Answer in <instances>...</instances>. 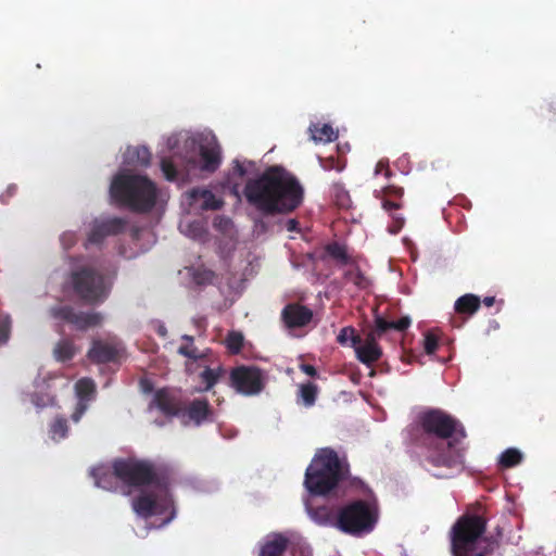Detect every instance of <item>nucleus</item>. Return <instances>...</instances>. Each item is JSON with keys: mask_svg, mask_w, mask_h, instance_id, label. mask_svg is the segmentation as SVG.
<instances>
[{"mask_svg": "<svg viewBox=\"0 0 556 556\" xmlns=\"http://www.w3.org/2000/svg\"><path fill=\"white\" fill-rule=\"evenodd\" d=\"M464 426L441 409H428L419 415L418 427L412 432L410 442L421 448L425 462L434 468L462 469L464 450L456 445L466 438Z\"/></svg>", "mask_w": 556, "mask_h": 556, "instance_id": "nucleus-1", "label": "nucleus"}, {"mask_svg": "<svg viewBox=\"0 0 556 556\" xmlns=\"http://www.w3.org/2000/svg\"><path fill=\"white\" fill-rule=\"evenodd\" d=\"M243 195L263 216H275L296 210L303 202L304 189L292 173L273 165L247 180Z\"/></svg>", "mask_w": 556, "mask_h": 556, "instance_id": "nucleus-2", "label": "nucleus"}, {"mask_svg": "<svg viewBox=\"0 0 556 556\" xmlns=\"http://www.w3.org/2000/svg\"><path fill=\"white\" fill-rule=\"evenodd\" d=\"M112 473L104 468H94L91 471L96 484L102 489L110 490L111 480L114 476L128 488L160 486L166 484V475L152 462L135 457L116 458L112 463Z\"/></svg>", "mask_w": 556, "mask_h": 556, "instance_id": "nucleus-3", "label": "nucleus"}, {"mask_svg": "<svg viewBox=\"0 0 556 556\" xmlns=\"http://www.w3.org/2000/svg\"><path fill=\"white\" fill-rule=\"evenodd\" d=\"M350 477V465L331 447L318 448L305 470L304 486L312 495H327Z\"/></svg>", "mask_w": 556, "mask_h": 556, "instance_id": "nucleus-4", "label": "nucleus"}, {"mask_svg": "<svg viewBox=\"0 0 556 556\" xmlns=\"http://www.w3.org/2000/svg\"><path fill=\"white\" fill-rule=\"evenodd\" d=\"M112 199L132 212L148 213L156 204L157 189L153 181L140 175L119 174L110 187Z\"/></svg>", "mask_w": 556, "mask_h": 556, "instance_id": "nucleus-5", "label": "nucleus"}, {"mask_svg": "<svg viewBox=\"0 0 556 556\" xmlns=\"http://www.w3.org/2000/svg\"><path fill=\"white\" fill-rule=\"evenodd\" d=\"M379 519L378 507L366 500H354L337 511L336 528L345 534L363 536L370 533Z\"/></svg>", "mask_w": 556, "mask_h": 556, "instance_id": "nucleus-6", "label": "nucleus"}, {"mask_svg": "<svg viewBox=\"0 0 556 556\" xmlns=\"http://www.w3.org/2000/svg\"><path fill=\"white\" fill-rule=\"evenodd\" d=\"M71 286L79 300L91 305L103 303L112 289V282L105 275L90 266L72 271Z\"/></svg>", "mask_w": 556, "mask_h": 556, "instance_id": "nucleus-7", "label": "nucleus"}, {"mask_svg": "<svg viewBox=\"0 0 556 556\" xmlns=\"http://www.w3.org/2000/svg\"><path fill=\"white\" fill-rule=\"evenodd\" d=\"M132 510L141 518L148 519L152 516L164 515L169 511L165 523L175 517L174 501L168 491V479L164 488L147 486L131 501Z\"/></svg>", "mask_w": 556, "mask_h": 556, "instance_id": "nucleus-8", "label": "nucleus"}, {"mask_svg": "<svg viewBox=\"0 0 556 556\" xmlns=\"http://www.w3.org/2000/svg\"><path fill=\"white\" fill-rule=\"evenodd\" d=\"M486 519L478 515H464L453 527V549L467 554L470 546L484 533Z\"/></svg>", "mask_w": 556, "mask_h": 556, "instance_id": "nucleus-9", "label": "nucleus"}, {"mask_svg": "<svg viewBox=\"0 0 556 556\" xmlns=\"http://www.w3.org/2000/svg\"><path fill=\"white\" fill-rule=\"evenodd\" d=\"M230 386L240 394L252 396L265 388L266 377L256 366H237L230 371Z\"/></svg>", "mask_w": 556, "mask_h": 556, "instance_id": "nucleus-10", "label": "nucleus"}, {"mask_svg": "<svg viewBox=\"0 0 556 556\" xmlns=\"http://www.w3.org/2000/svg\"><path fill=\"white\" fill-rule=\"evenodd\" d=\"M50 314L53 318L64 320L81 331L98 327L103 321V315L100 312H76L70 305L53 306Z\"/></svg>", "mask_w": 556, "mask_h": 556, "instance_id": "nucleus-11", "label": "nucleus"}, {"mask_svg": "<svg viewBox=\"0 0 556 556\" xmlns=\"http://www.w3.org/2000/svg\"><path fill=\"white\" fill-rule=\"evenodd\" d=\"M184 402L179 393L168 388L155 391L150 407H156L164 416L180 417Z\"/></svg>", "mask_w": 556, "mask_h": 556, "instance_id": "nucleus-12", "label": "nucleus"}, {"mask_svg": "<svg viewBox=\"0 0 556 556\" xmlns=\"http://www.w3.org/2000/svg\"><path fill=\"white\" fill-rule=\"evenodd\" d=\"M181 339L187 343L180 345L177 350V353L187 357L185 363V370L188 375H193L200 369L201 363L205 362L207 352L200 351L194 345V338L192 336L184 334Z\"/></svg>", "mask_w": 556, "mask_h": 556, "instance_id": "nucleus-13", "label": "nucleus"}, {"mask_svg": "<svg viewBox=\"0 0 556 556\" xmlns=\"http://www.w3.org/2000/svg\"><path fill=\"white\" fill-rule=\"evenodd\" d=\"M281 319L290 328H302L313 319V311L300 303H289L281 312Z\"/></svg>", "mask_w": 556, "mask_h": 556, "instance_id": "nucleus-14", "label": "nucleus"}, {"mask_svg": "<svg viewBox=\"0 0 556 556\" xmlns=\"http://www.w3.org/2000/svg\"><path fill=\"white\" fill-rule=\"evenodd\" d=\"M182 418H188L194 426H201L206 421H211L213 417V408L206 399H194L188 404L182 405Z\"/></svg>", "mask_w": 556, "mask_h": 556, "instance_id": "nucleus-15", "label": "nucleus"}, {"mask_svg": "<svg viewBox=\"0 0 556 556\" xmlns=\"http://www.w3.org/2000/svg\"><path fill=\"white\" fill-rule=\"evenodd\" d=\"M200 165L203 173L213 174L222 164V148L215 139L200 146Z\"/></svg>", "mask_w": 556, "mask_h": 556, "instance_id": "nucleus-16", "label": "nucleus"}, {"mask_svg": "<svg viewBox=\"0 0 556 556\" xmlns=\"http://www.w3.org/2000/svg\"><path fill=\"white\" fill-rule=\"evenodd\" d=\"M119 345L114 341L94 340L88 352V357L97 364H106L117 359Z\"/></svg>", "mask_w": 556, "mask_h": 556, "instance_id": "nucleus-17", "label": "nucleus"}, {"mask_svg": "<svg viewBox=\"0 0 556 556\" xmlns=\"http://www.w3.org/2000/svg\"><path fill=\"white\" fill-rule=\"evenodd\" d=\"M189 198L191 202L201 200L202 203L200 207L203 211H217L224 205L223 199L216 198L208 189L193 188L189 191Z\"/></svg>", "mask_w": 556, "mask_h": 556, "instance_id": "nucleus-18", "label": "nucleus"}, {"mask_svg": "<svg viewBox=\"0 0 556 556\" xmlns=\"http://www.w3.org/2000/svg\"><path fill=\"white\" fill-rule=\"evenodd\" d=\"M356 358L367 367H371L382 356V349L380 345H364L362 343L354 344L353 346Z\"/></svg>", "mask_w": 556, "mask_h": 556, "instance_id": "nucleus-19", "label": "nucleus"}, {"mask_svg": "<svg viewBox=\"0 0 556 556\" xmlns=\"http://www.w3.org/2000/svg\"><path fill=\"white\" fill-rule=\"evenodd\" d=\"M410 326V318L401 317L397 321H388L382 316L376 315L374 329L382 337L390 330L405 331Z\"/></svg>", "mask_w": 556, "mask_h": 556, "instance_id": "nucleus-20", "label": "nucleus"}, {"mask_svg": "<svg viewBox=\"0 0 556 556\" xmlns=\"http://www.w3.org/2000/svg\"><path fill=\"white\" fill-rule=\"evenodd\" d=\"M200 382L204 384L202 391H210L225 374V369L222 366L211 368L208 365L201 363V367L198 370Z\"/></svg>", "mask_w": 556, "mask_h": 556, "instance_id": "nucleus-21", "label": "nucleus"}, {"mask_svg": "<svg viewBox=\"0 0 556 556\" xmlns=\"http://www.w3.org/2000/svg\"><path fill=\"white\" fill-rule=\"evenodd\" d=\"M288 544L289 540L286 536L276 534L261 546L260 556H282Z\"/></svg>", "mask_w": 556, "mask_h": 556, "instance_id": "nucleus-22", "label": "nucleus"}, {"mask_svg": "<svg viewBox=\"0 0 556 556\" xmlns=\"http://www.w3.org/2000/svg\"><path fill=\"white\" fill-rule=\"evenodd\" d=\"M481 305V300L478 295L467 293L459 296L454 305V309L456 313L460 315H473Z\"/></svg>", "mask_w": 556, "mask_h": 556, "instance_id": "nucleus-23", "label": "nucleus"}, {"mask_svg": "<svg viewBox=\"0 0 556 556\" xmlns=\"http://www.w3.org/2000/svg\"><path fill=\"white\" fill-rule=\"evenodd\" d=\"M308 130L311 139L315 142H331L338 138V132L329 124H312Z\"/></svg>", "mask_w": 556, "mask_h": 556, "instance_id": "nucleus-24", "label": "nucleus"}, {"mask_svg": "<svg viewBox=\"0 0 556 556\" xmlns=\"http://www.w3.org/2000/svg\"><path fill=\"white\" fill-rule=\"evenodd\" d=\"M307 511L311 518L319 526H331L336 528V517L334 514L327 506H318V507H307Z\"/></svg>", "mask_w": 556, "mask_h": 556, "instance_id": "nucleus-25", "label": "nucleus"}, {"mask_svg": "<svg viewBox=\"0 0 556 556\" xmlns=\"http://www.w3.org/2000/svg\"><path fill=\"white\" fill-rule=\"evenodd\" d=\"M126 161L147 167L151 161V152L147 147H129L125 153Z\"/></svg>", "mask_w": 556, "mask_h": 556, "instance_id": "nucleus-26", "label": "nucleus"}, {"mask_svg": "<svg viewBox=\"0 0 556 556\" xmlns=\"http://www.w3.org/2000/svg\"><path fill=\"white\" fill-rule=\"evenodd\" d=\"M53 354L59 362L71 361L76 354L73 341L68 339L59 341L53 350Z\"/></svg>", "mask_w": 556, "mask_h": 556, "instance_id": "nucleus-27", "label": "nucleus"}, {"mask_svg": "<svg viewBox=\"0 0 556 556\" xmlns=\"http://www.w3.org/2000/svg\"><path fill=\"white\" fill-rule=\"evenodd\" d=\"M325 251L328 256L340 263L341 265H346L350 262V256L348 255L346 248L339 242H331L325 247Z\"/></svg>", "mask_w": 556, "mask_h": 556, "instance_id": "nucleus-28", "label": "nucleus"}, {"mask_svg": "<svg viewBox=\"0 0 556 556\" xmlns=\"http://www.w3.org/2000/svg\"><path fill=\"white\" fill-rule=\"evenodd\" d=\"M75 390L79 401L88 402L90 396L96 392V383L90 378H81L76 382Z\"/></svg>", "mask_w": 556, "mask_h": 556, "instance_id": "nucleus-29", "label": "nucleus"}, {"mask_svg": "<svg viewBox=\"0 0 556 556\" xmlns=\"http://www.w3.org/2000/svg\"><path fill=\"white\" fill-rule=\"evenodd\" d=\"M522 460V454L519 450L510 447L505 450L501 456L498 464L503 468H511L519 465Z\"/></svg>", "mask_w": 556, "mask_h": 556, "instance_id": "nucleus-30", "label": "nucleus"}, {"mask_svg": "<svg viewBox=\"0 0 556 556\" xmlns=\"http://www.w3.org/2000/svg\"><path fill=\"white\" fill-rule=\"evenodd\" d=\"M318 388L312 382H307L300 386V397L306 407H311L315 404L317 399Z\"/></svg>", "mask_w": 556, "mask_h": 556, "instance_id": "nucleus-31", "label": "nucleus"}, {"mask_svg": "<svg viewBox=\"0 0 556 556\" xmlns=\"http://www.w3.org/2000/svg\"><path fill=\"white\" fill-rule=\"evenodd\" d=\"M68 432V425L67 420L63 417H58L53 420V422L50 425V437L53 441H60L64 438H66Z\"/></svg>", "mask_w": 556, "mask_h": 556, "instance_id": "nucleus-32", "label": "nucleus"}, {"mask_svg": "<svg viewBox=\"0 0 556 556\" xmlns=\"http://www.w3.org/2000/svg\"><path fill=\"white\" fill-rule=\"evenodd\" d=\"M338 343L341 345H346L349 342L351 343V346L353 348L354 344L362 343V337L356 333L355 329L353 327H343L338 337H337Z\"/></svg>", "mask_w": 556, "mask_h": 556, "instance_id": "nucleus-33", "label": "nucleus"}, {"mask_svg": "<svg viewBox=\"0 0 556 556\" xmlns=\"http://www.w3.org/2000/svg\"><path fill=\"white\" fill-rule=\"evenodd\" d=\"M243 334L235 330L229 331L225 339L226 346L231 354H238L241 352L243 348Z\"/></svg>", "mask_w": 556, "mask_h": 556, "instance_id": "nucleus-34", "label": "nucleus"}, {"mask_svg": "<svg viewBox=\"0 0 556 556\" xmlns=\"http://www.w3.org/2000/svg\"><path fill=\"white\" fill-rule=\"evenodd\" d=\"M331 195L334 198L336 204L340 207H349L351 199L344 186L336 182L331 186Z\"/></svg>", "mask_w": 556, "mask_h": 556, "instance_id": "nucleus-35", "label": "nucleus"}, {"mask_svg": "<svg viewBox=\"0 0 556 556\" xmlns=\"http://www.w3.org/2000/svg\"><path fill=\"white\" fill-rule=\"evenodd\" d=\"M102 228L106 231L108 236H115L122 233L126 228V220L119 217L109 218L101 222Z\"/></svg>", "mask_w": 556, "mask_h": 556, "instance_id": "nucleus-36", "label": "nucleus"}, {"mask_svg": "<svg viewBox=\"0 0 556 556\" xmlns=\"http://www.w3.org/2000/svg\"><path fill=\"white\" fill-rule=\"evenodd\" d=\"M320 166L325 170H336V172H342L345 168V161L340 160L337 156H328V157H318Z\"/></svg>", "mask_w": 556, "mask_h": 556, "instance_id": "nucleus-37", "label": "nucleus"}, {"mask_svg": "<svg viewBox=\"0 0 556 556\" xmlns=\"http://www.w3.org/2000/svg\"><path fill=\"white\" fill-rule=\"evenodd\" d=\"M215 278V274L211 269L197 268L192 274L193 281L199 286L211 285Z\"/></svg>", "mask_w": 556, "mask_h": 556, "instance_id": "nucleus-38", "label": "nucleus"}, {"mask_svg": "<svg viewBox=\"0 0 556 556\" xmlns=\"http://www.w3.org/2000/svg\"><path fill=\"white\" fill-rule=\"evenodd\" d=\"M344 277L348 281L354 283L359 289H365L368 286V280L365 275L358 269L348 270L344 274Z\"/></svg>", "mask_w": 556, "mask_h": 556, "instance_id": "nucleus-39", "label": "nucleus"}, {"mask_svg": "<svg viewBox=\"0 0 556 556\" xmlns=\"http://www.w3.org/2000/svg\"><path fill=\"white\" fill-rule=\"evenodd\" d=\"M161 169L167 180L175 181L178 178V172L170 159H167V157L162 159Z\"/></svg>", "mask_w": 556, "mask_h": 556, "instance_id": "nucleus-40", "label": "nucleus"}, {"mask_svg": "<svg viewBox=\"0 0 556 556\" xmlns=\"http://www.w3.org/2000/svg\"><path fill=\"white\" fill-rule=\"evenodd\" d=\"M106 237H108V233L102 228V224L101 223H97V224L93 225V227H92V229H91V231H90V233L88 236V241L90 243H93V244H99Z\"/></svg>", "mask_w": 556, "mask_h": 556, "instance_id": "nucleus-41", "label": "nucleus"}, {"mask_svg": "<svg viewBox=\"0 0 556 556\" xmlns=\"http://www.w3.org/2000/svg\"><path fill=\"white\" fill-rule=\"evenodd\" d=\"M438 345H439V340H438V337L428 331L426 334H425V339H424V349H425V352L428 354V355H431L433 354L437 349H438Z\"/></svg>", "mask_w": 556, "mask_h": 556, "instance_id": "nucleus-42", "label": "nucleus"}, {"mask_svg": "<svg viewBox=\"0 0 556 556\" xmlns=\"http://www.w3.org/2000/svg\"><path fill=\"white\" fill-rule=\"evenodd\" d=\"M10 333V319L7 316L0 315V344L8 341Z\"/></svg>", "mask_w": 556, "mask_h": 556, "instance_id": "nucleus-43", "label": "nucleus"}, {"mask_svg": "<svg viewBox=\"0 0 556 556\" xmlns=\"http://www.w3.org/2000/svg\"><path fill=\"white\" fill-rule=\"evenodd\" d=\"M392 224L389 226V232L396 235L404 227L405 219L402 215L392 214Z\"/></svg>", "mask_w": 556, "mask_h": 556, "instance_id": "nucleus-44", "label": "nucleus"}, {"mask_svg": "<svg viewBox=\"0 0 556 556\" xmlns=\"http://www.w3.org/2000/svg\"><path fill=\"white\" fill-rule=\"evenodd\" d=\"M381 337L379 334L376 333V330L372 328L371 330H369L367 333H366V337L363 339L362 338V344L364 345H379L378 344V339H380Z\"/></svg>", "mask_w": 556, "mask_h": 556, "instance_id": "nucleus-45", "label": "nucleus"}, {"mask_svg": "<svg viewBox=\"0 0 556 556\" xmlns=\"http://www.w3.org/2000/svg\"><path fill=\"white\" fill-rule=\"evenodd\" d=\"M87 402H84V401H78L77 403V406L75 408V412L73 413L72 415V419L77 422L80 420L81 416L85 414V412L87 410Z\"/></svg>", "mask_w": 556, "mask_h": 556, "instance_id": "nucleus-46", "label": "nucleus"}, {"mask_svg": "<svg viewBox=\"0 0 556 556\" xmlns=\"http://www.w3.org/2000/svg\"><path fill=\"white\" fill-rule=\"evenodd\" d=\"M384 193L387 197L401 199L404 194V190L402 187L388 186L387 188H384Z\"/></svg>", "mask_w": 556, "mask_h": 556, "instance_id": "nucleus-47", "label": "nucleus"}, {"mask_svg": "<svg viewBox=\"0 0 556 556\" xmlns=\"http://www.w3.org/2000/svg\"><path fill=\"white\" fill-rule=\"evenodd\" d=\"M382 207L387 212H391L393 210H400L402 207V204L400 202L392 201L390 199H383L382 200Z\"/></svg>", "mask_w": 556, "mask_h": 556, "instance_id": "nucleus-48", "label": "nucleus"}, {"mask_svg": "<svg viewBox=\"0 0 556 556\" xmlns=\"http://www.w3.org/2000/svg\"><path fill=\"white\" fill-rule=\"evenodd\" d=\"M233 172L239 176V177H244L247 175V168L244 167V164L241 163L240 161L238 160H235L233 161Z\"/></svg>", "mask_w": 556, "mask_h": 556, "instance_id": "nucleus-49", "label": "nucleus"}, {"mask_svg": "<svg viewBox=\"0 0 556 556\" xmlns=\"http://www.w3.org/2000/svg\"><path fill=\"white\" fill-rule=\"evenodd\" d=\"M300 368L304 374H306L309 377L317 376V369L311 364H302Z\"/></svg>", "mask_w": 556, "mask_h": 556, "instance_id": "nucleus-50", "label": "nucleus"}, {"mask_svg": "<svg viewBox=\"0 0 556 556\" xmlns=\"http://www.w3.org/2000/svg\"><path fill=\"white\" fill-rule=\"evenodd\" d=\"M17 192V186L12 184L9 185L5 192L1 195L2 198H11Z\"/></svg>", "mask_w": 556, "mask_h": 556, "instance_id": "nucleus-51", "label": "nucleus"}, {"mask_svg": "<svg viewBox=\"0 0 556 556\" xmlns=\"http://www.w3.org/2000/svg\"><path fill=\"white\" fill-rule=\"evenodd\" d=\"M299 222L296 219H288L286 223V228L288 231H295L298 229Z\"/></svg>", "mask_w": 556, "mask_h": 556, "instance_id": "nucleus-52", "label": "nucleus"}, {"mask_svg": "<svg viewBox=\"0 0 556 556\" xmlns=\"http://www.w3.org/2000/svg\"><path fill=\"white\" fill-rule=\"evenodd\" d=\"M481 303H483L485 306L488 307H491L492 305H494L495 303V298L494 296H485Z\"/></svg>", "mask_w": 556, "mask_h": 556, "instance_id": "nucleus-53", "label": "nucleus"}, {"mask_svg": "<svg viewBox=\"0 0 556 556\" xmlns=\"http://www.w3.org/2000/svg\"><path fill=\"white\" fill-rule=\"evenodd\" d=\"M546 110H547L549 113L556 114V104H554V103H549V104L546 106Z\"/></svg>", "mask_w": 556, "mask_h": 556, "instance_id": "nucleus-54", "label": "nucleus"}, {"mask_svg": "<svg viewBox=\"0 0 556 556\" xmlns=\"http://www.w3.org/2000/svg\"><path fill=\"white\" fill-rule=\"evenodd\" d=\"M384 167H386V166H384L383 162H381V161H380V162L377 164V166H376V173L378 174V173H379L380 170H382V168H384Z\"/></svg>", "mask_w": 556, "mask_h": 556, "instance_id": "nucleus-55", "label": "nucleus"}, {"mask_svg": "<svg viewBox=\"0 0 556 556\" xmlns=\"http://www.w3.org/2000/svg\"><path fill=\"white\" fill-rule=\"evenodd\" d=\"M256 227L262 228L263 230L266 229V225L262 219L256 222Z\"/></svg>", "mask_w": 556, "mask_h": 556, "instance_id": "nucleus-56", "label": "nucleus"}, {"mask_svg": "<svg viewBox=\"0 0 556 556\" xmlns=\"http://www.w3.org/2000/svg\"><path fill=\"white\" fill-rule=\"evenodd\" d=\"M143 390H144V392H150V391H152V386H151V384H149V383H147V384L144 386V389H143Z\"/></svg>", "mask_w": 556, "mask_h": 556, "instance_id": "nucleus-57", "label": "nucleus"}, {"mask_svg": "<svg viewBox=\"0 0 556 556\" xmlns=\"http://www.w3.org/2000/svg\"><path fill=\"white\" fill-rule=\"evenodd\" d=\"M190 227H192L194 230H198V229H200V224L194 223V224L190 225Z\"/></svg>", "mask_w": 556, "mask_h": 556, "instance_id": "nucleus-58", "label": "nucleus"}, {"mask_svg": "<svg viewBox=\"0 0 556 556\" xmlns=\"http://www.w3.org/2000/svg\"><path fill=\"white\" fill-rule=\"evenodd\" d=\"M160 333H161L162 336H165V334H166V330H165V329H161V330H160Z\"/></svg>", "mask_w": 556, "mask_h": 556, "instance_id": "nucleus-59", "label": "nucleus"}, {"mask_svg": "<svg viewBox=\"0 0 556 556\" xmlns=\"http://www.w3.org/2000/svg\"><path fill=\"white\" fill-rule=\"evenodd\" d=\"M386 175L389 176L390 175V170L388 167H386Z\"/></svg>", "mask_w": 556, "mask_h": 556, "instance_id": "nucleus-60", "label": "nucleus"}, {"mask_svg": "<svg viewBox=\"0 0 556 556\" xmlns=\"http://www.w3.org/2000/svg\"><path fill=\"white\" fill-rule=\"evenodd\" d=\"M375 375H376L375 369H371V371H370V376H375Z\"/></svg>", "mask_w": 556, "mask_h": 556, "instance_id": "nucleus-61", "label": "nucleus"}, {"mask_svg": "<svg viewBox=\"0 0 556 556\" xmlns=\"http://www.w3.org/2000/svg\"><path fill=\"white\" fill-rule=\"evenodd\" d=\"M434 477L442 478L443 476H442V475H439V473H434Z\"/></svg>", "mask_w": 556, "mask_h": 556, "instance_id": "nucleus-62", "label": "nucleus"}, {"mask_svg": "<svg viewBox=\"0 0 556 556\" xmlns=\"http://www.w3.org/2000/svg\"><path fill=\"white\" fill-rule=\"evenodd\" d=\"M476 556H484V555L480 553V554H477Z\"/></svg>", "mask_w": 556, "mask_h": 556, "instance_id": "nucleus-63", "label": "nucleus"}]
</instances>
